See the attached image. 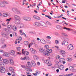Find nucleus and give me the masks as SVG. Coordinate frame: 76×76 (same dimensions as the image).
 <instances>
[{
	"mask_svg": "<svg viewBox=\"0 0 76 76\" xmlns=\"http://www.w3.org/2000/svg\"><path fill=\"white\" fill-rule=\"evenodd\" d=\"M63 40L62 42V45H68L69 44V42H68V41H69V38H67L64 37L63 38Z\"/></svg>",
	"mask_w": 76,
	"mask_h": 76,
	"instance_id": "obj_1",
	"label": "nucleus"
},
{
	"mask_svg": "<svg viewBox=\"0 0 76 76\" xmlns=\"http://www.w3.org/2000/svg\"><path fill=\"white\" fill-rule=\"evenodd\" d=\"M39 51L40 52V53H42V55L43 56H46V52H47V50H46V49H44L41 48L39 49Z\"/></svg>",
	"mask_w": 76,
	"mask_h": 76,
	"instance_id": "obj_2",
	"label": "nucleus"
},
{
	"mask_svg": "<svg viewBox=\"0 0 76 76\" xmlns=\"http://www.w3.org/2000/svg\"><path fill=\"white\" fill-rule=\"evenodd\" d=\"M46 56H48L50 55V53H51L53 52V50L51 49H46Z\"/></svg>",
	"mask_w": 76,
	"mask_h": 76,
	"instance_id": "obj_3",
	"label": "nucleus"
},
{
	"mask_svg": "<svg viewBox=\"0 0 76 76\" xmlns=\"http://www.w3.org/2000/svg\"><path fill=\"white\" fill-rule=\"evenodd\" d=\"M67 48L68 50H72L73 49V46L71 44H70L68 46Z\"/></svg>",
	"mask_w": 76,
	"mask_h": 76,
	"instance_id": "obj_4",
	"label": "nucleus"
},
{
	"mask_svg": "<svg viewBox=\"0 0 76 76\" xmlns=\"http://www.w3.org/2000/svg\"><path fill=\"white\" fill-rule=\"evenodd\" d=\"M10 29H12L14 31H16L17 30V28H16V26H12V25H10Z\"/></svg>",
	"mask_w": 76,
	"mask_h": 76,
	"instance_id": "obj_5",
	"label": "nucleus"
},
{
	"mask_svg": "<svg viewBox=\"0 0 76 76\" xmlns=\"http://www.w3.org/2000/svg\"><path fill=\"white\" fill-rule=\"evenodd\" d=\"M6 72V69L4 67H1L0 68V72L2 73H4Z\"/></svg>",
	"mask_w": 76,
	"mask_h": 76,
	"instance_id": "obj_6",
	"label": "nucleus"
},
{
	"mask_svg": "<svg viewBox=\"0 0 76 76\" xmlns=\"http://www.w3.org/2000/svg\"><path fill=\"white\" fill-rule=\"evenodd\" d=\"M23 19L26 21H30L31 20V18L29 17H24L23 18Z\"/></svg>",
	"mask_w": 76,
	"mask_h": 76,
	"instance_id": "obj_7",
	"label": "nucleus"
},
{
	"mask_svg": "<svg viewBox=\"0 0 76 76\" xmlns=\"http://www.w3.org/2000/svg\"><path fill=\"white\" fill-rule=\"evenodd\" d=\"M20 60H29V58L28 56H26L24 58H20Z\"/></svg>",
	"mask_w": 76,
	"mask_h": 76,
	"instance_id": "obj_8",
	"label": "nucleus"
},
{
	"mask_svg": "<svg viewBox=\"0 0 76 76\" xmlns=\"http://www.w3.org/2000/svg\"><path fill=\"white\" fill-rule=\"evenodd\" d=\"M44 61L45 63L47 64L48 66H51V65L50 64V61L49 60H45Z\"/></svg>",
	"mask_w": 76,
	"mask_h": 76,
	"instance_id": "obj_9",
	"label": "nucleus"
},
{
	"mask_svg": "<svg viewBox=\"0 0 76 76\" xmlns=\"http://www.w3.org/2000/svg\"><path fill=\"white\" fill-rule=\"evenodd\" d=\"M59 61L61 63H63L64 64L66 63V61H64V58H62L59 59Z\"/></svg>",
	"mask_w": 76,
	"mask_h": 76,
	"instance_id": "obj_10",
	"label": "nucleus"
},
{
	"mask_svg": "<svg viewBox=\"0 0 76 76\" xmlns=\"http://www.w3.org/2000/svg\"><path fill=\"white\" fill-rule=\"evenodd\" d=\"M31 66L34 67V66H35V65H36V64H35V62L34 61L32 60L31 61Z\"/></svg>",
	"mask_w": 76,
	"mask_h": 76,
	"instance_id": "obj_11",
	"label": "nucleus"
},
{
	"mask_svg": "<svg viewBox=\"0 0 76 76\" xmlns=\"http://www.w3.org/2000/svg\"><path fill=\"white\" fill-rule=\"evenodd\" d=\"M34 26H40V23L39 22H35L34 24Z\"/></svg>",
	"mask_w": 76,
	"mask_h": 76,
	"instance_id": "obj_12",
	"label": "nucleus"
},
{
	"mask_svg": "<svg viewBox=\"0 0 76 76\" xmlns=\"http://www.w3.org/2000/svg\"><path fill=\"white\" fill-rule=\"evenodd\" d=\"M31 52L32 53H33V54H35V53H37V52L36 51V50L33 49V48H31Z\"/></svg>",
	"mask_w": 76,
	"mask_h": 76,
	"instance_id": "obj_13",
	"label": "nucleus"
},
{
	"mask_svg": "<svg viewBox=\"0 0 76 76\" xmlns=\"http://www.w3.org/2000/svg\"><path fill=\"white\" fill-rule=\"evenodd\" d=\"M14 19L15 20H19L20 19V17L17 15H15L14 16Z\"/></svg>",
	"mask_w": 76,
	"mask_h": 76,
	"instance_id": "obj_14",
	"label": "nucleus"
},
{
	"mask_svg": "<svg viewBox=\"0 0 76 76\" xmlns=\"http://www.w3.org/2000/svg\"><path fill=\"white\" fill-rule=\"evenodd\" d=\"M2 36L4 37H6V38H8L9 36L7 34H6V33H4L2 34Z\"/></svg>",
	"mask_w": 76,
	"mask_h": 76,
	"instance_id": "obj_15",
	"label": "nucleus"
},
{
	"mask_svg": "<svg viewBox=\"0 0 76 76\" xmlns=\"http://www.w3.org/2000/svg\"><path fill=\"white\" fill-rule=\"evenodd\" d=\"M10 64H11V65H14V61L13 60V58L12 59H10Z\"/></svg>",
	"mask_w": 76,
	"mask_h": 76,
	"instance_id": "obj_16",
	"label": "nucleus"
},
{
	"mask_svg": "<svg viewBox=\"0 0 76 76\" xmlns=\"http://www.w3.org/2000/svg\"><path fill=\"white\" fill-rule=\"evenodd\" d=\"M33 18L37 20H40V18L37 15H34L33 16Z\"/></svg>",
	"mask_w": 76,
	"mask_h": 76,
	"instance_id": "obj_17",
	"label": "nucleus"
},
{
	"mask_svg": "<svg viewBox=\"0 0 76 76\" xmlns=\"http://www.w3.org/2000/svg\"><path fill=\"white\" fill-rule=\"evenodd\" d=\"M58 68L60 70H63L64 69V66L63 65H60L58 66Z\"/></svg>",
	"mask_w": 76,
	"mask_h": 76,
	"instance_id": "obj_18",
	"label": "nucleus"
},
{
	"mask_svg": "<svg viewBox=\"0 0 76 76\" xmlns=\"http://www.w3.org/2000/svg\"><path fill=\"white\" fill-rule=\"evenodd\" d=\"M6 65L5 63L3 62H1L0 63V66L1 67H4Z\"/></svg>",
	"mask_w": 76,
	"mask_h": 76,
	"instance_id": "obj_19",
	"label": "nucleus"
},
{
	"mask_svg": "<svg viewBox=\"0 0 76 76\" xmlns=\"http://www.w3.org/2000/svg\"><path fill=\"white\" fill-rule=\"evenodd\" d=\"M3 62L5 64H7V63H8V62H9V61H8V60H7V59H3Z\"/></svg>",
	"mask_w": 76,
	"mask_h": 76,
	"instance_id": "obj_20",
	"label": "nucleus"
},
{
	"mask_svg": "<svg viewBox=\"0 0 76 76\" xmlns=\"http://www.w3.org/2000/svg\"><path fill=\"white\" fill-rule=\"evenodd\" d=\"M15 24L18 25L20 23V20H15Z\"/></svg>",
	"mask_w": 76,
	"mask_h": 76,
	"instance_id": "obj_21",
	"label": "nucleus"
},
{
	"mask_svg": "<svg viewBox=\"0 0 76 76\" xmlns=\"http://www.w3.org/2000/svg\"><path fill=\"white\" fill-rule=\"evenodd\" d=\"M61 52V54L62 56H63L65 54H66V52L64 51L61 50L60 51Z\"/></svg>",
	"mask_w": 76,
	"mask_h": 76,
	"instance_id": "obj_22",
	"label": "nucleus"
},
{
	"mask_svg": "<svg viewBox=\"0 0 76 76\" xmlns=\"http://www.w3.org/2000/svg\"><path fill=\"white\" fill-rule=\"evenodd\" d=\"M56 28L57 29H60V30H62V29H63V27L60 26H57Z\"/></svg>",
	"mask_w": 76,
	"mask_h": 76,
	"instance_id": "obj_23",
	"label": "nucleus"
},
{
	"mask_svg": "<svg viewBox=\"0 0 76 76\" xmlns=\"http://www.w3.org/2000/svg\"><path fill=\"white\" fill-rule=\"evenodd\" d=\"M25 70L26 71H28V72H32V69H31L29 68H25Z\"/></svg>",
	"mask_w": 76,
	"mask_h": 76,
	"instance_id": "obj_24",
	"label": "nucleus"
},
{
	"mask_svg": "<svg viewBox=\"0 0 76 76\" xmlns=\"http://www.w3.org/2000/svg\"><path fill=\"white\" fill-rule=\"evenodd\" d=\"M12 10L13 12L14 13H16V12L18 10V9H17V8H13L12 9Z\"/></svg>",
	"mask_w": 76,
	"mask_h": 76,
	"instance_id": "obj_25",
	"label": "nucleus"
},
{
	"mask_svg": "<svg viewBox=\"0 0 76 76\" xmlns=\"http://www.w3.org/2000/svg\"><path fill=\"white\" fill-rule=\"evenodd\" d=\"M46 25V24H45V23L44 22H41L40 23V25H41V26H45Z\"/></svg>",
	"mask_w": 76,
	"mask_h": 76,
	"instance_id": "obj_26",
	"label": "nucleus"
},
{
	"mask_svg": "<svg viewBox=\"0 0 76 76\" xmlns=\"http://www.w3.org/2000/svg\"><path fill=\"white\" fill-rule=\"evenodd\" d=\"M4 56L5 57H9L10 54L8 53H5L4 54Z\"/></svg>",
	"mask_w": 76,
	"mask_h": 76,
	"instance_id": "obj_27",
	"label": "nucleus"
},
{
	"mask_svg": "<svg viewBox=\"0 0 76 76\" xmlns=\"http://www.w3.org/2000/svg\"><path fill=\"white\" fill-rule=\"evenodd\" d=\"M40 41L42 44H45V41L43 39H40Z\"/></svg>",
	"mask_w": 76,
	"mask_h": 76,
	"instance_id": "obj_28",
	"label": "nucleus"
},
{
	"mask_svg": "<svg viewBox=\"0 0 76 76\" xmlns=\"http://www.w3.org/2000/svg\"><path fill=\"white\" fill-rule=\"evenodd\" d=\"M8 16H9V15L8 14L6 13H4L3 14V16H4V17H7Z\"/></svg>",
	"mask_w": 76,
	"mask_h": 76,
	"instance_id": "obj_29",
	"label": "nucleus"
},
{
	"mask_svg": "<svg viewBox=\"0 0 76 76\" xmlns=\"http://www.w3.org/2000/svg\"><path fill=\"white\" fill-rule=\"evenodd\" d=\"M30 63V62H28L27 64V66L28 67H31V64H30L29 63Z\"/></svg>",
	"mask_w": 76,
	"mask_h": 76,
	"instance_id": "obj_30",
	"label": "nucleus"
},
{
	"mask_svg": "<svg viewBox=\"0 0 76 76\" xmlns=\"http://www.w3.org/2000/svg\"><path fill=\"white\" fill-rule=\"evenodd\" d=\"M10 54L11 55H15V52L14 51V50H12L10 53Z\"/></svg>",
	"mask_w": 76,
	"mask_h": 76,
	"instance_id": "obj_31",
	"label": "nucleus"
},
{
	"mask_svg": "<svg viewBox=\"0 0 76 76\" xmlns=\"http://www.w3.org/2000/svg\"><path fill=\"white\" fill-rule=\"evenodd\" d=\"M16 13L18 15H20L21 14V12L19 10H17Z\"/></svg>",
	"mask_w": 76,
	"mask_h": 76,
	"instance_id": "obj_32",
	"label": "nucleus"
},
{
	"mask_svg": "<svg viewBox=\"0 0 76 76\" xmlns=\"http://www.w3.org/2000/svg\"><path fill=\"white\" fill-rule=\"evenodd\" d=\"M23 54H24V55H29V52L28 51H25L23 52Z\"/></svg>",
	"mask_w": 76,
	"mask_h": 76,
	"instance_id": "obj_33",
	"label": "nucleus"
},
{
	"mask_svg": "<svg viewBox=\"0 0 76 76\" xmlns=\"http://www.w3.org/2000/svg\"><path fill=\"white\" fill-rule=\"evenodd\" d=\"M63 28L64 29H66V30H67V31H70V28H67L66 27H63Z\"/></svg>",
	"mask_w": 76,
	"mask_h": 76,
	"instance_id": "obj_34",
	"label": "nucleus"
},
{
	"mask_svg": "<svg viewBox=\"0 0 76 76\" xmlns=\"http://www.w3.org/2000/svg\"><path fill=\"white\" fill-rule=\"evenodd\" d=\"M61 34L62 36H64V37H66L67 35L66 33L63 32L61 33Z\"/></svg>",
	"mask_w": 76,
	"mask_h": 76,
	"instance_id": "obj_35",
	"label": "nucleus"
},
{
	"mask_svg": "<svg viewBox=\"0 0 76 76\" xmlns=\"http://www.w3.org/2000/svg\"><path fill=\"white\" fill-rule=\"evenodd\" d=\"M24 44L26 45H28L29 44V42L28 41H25L24 42Z\"/></svg>",
	"mask_w": 76,
	"mask_h": 76,
	"instance_id": "obj_36",
	"label": "nucleus"
},
{
	"mask_svg": "<svg viewBox=\"0 0 76 76\" xmlns=\"http://www.w3.org/2000/svg\"><path fill=\"white\" fill-rule=\"evenodd\" d=\"M67 60L68 61H72L73 60V59L71 58H68L67 59Z\"/></svg>",
	"mask_w": 76,
	"mask_h": 76,
	"instance_id": "obj_37",
	"label": "nucleus"
},
{
	"mask_svg": "<svg viewBox=\"0 0 76 76\" xmlns=\"http://www.w3.org/2000/svg\"><path fill=\"white\" fill-rule=\"evenodd\" d=\"M29 33H30V34H33V35H36V32L35 31H30L29 32Z\"/></svg>",
	"mask_w": 76,
	"mask_h": 76,
	"instance_id": "obj_38",
	"label": "nucleus"
},
{
	"mask_svg": "<svg viewBox=\"0 0 76 76\" xmlns=\"http://www.w3.org/2000/svg\"><path fill=\"white\" fill-rule=\"evenodd\" d=\"M23 30H20V34L21 35H23V34H25V33H23L22 32Z\"/></svg>",
	"mask_w": 76,
	"mask_h": 76,
	"instance_id": "obj_39",
	"label": "nucleus"
},
{
	"mask_svg": "<svg viewBox=\"0 0 76 76\" xmlns=\"http://www.w3.org/2000/svg\"><path fill=\"white\" fill-rule=\"evenodd\" d=\"M73 75V74L72 73L71 74H67L66 75H65L64 76H71Z\"/></svg>",
	"mask_w": 76,
	"mask_h": 76,
	"instance_id": "obj_40",
	"label": "nucleus"
},
{
	"mask_svg": "<svg viewBox=\"0 0 76 76\" xmlns=\"http://www.w3.org/2000/svg\"><path fill=\"white\" fill-rule=\"evenodd\" d=\"M12 76H16L15 73L13 71L12 72Z\"/></svg>",
	"mask_w": 76,
	"mask_h": 76,
	"instance_id": "obj_41",
	"label": "nucleus"
},
{
	"mask_svg": "<svg viewBox=\"0 0 76 76\" xmlns=\"http://www.w3.org/2000/svg\"><path fill=\"white\" fill-rule=\"evenodd\" d=\"M24 26V25L23 23H21L20 24V28H23Z\"/></svg>",
	"mask_w": 76,
	"mask_h": 76,
	"instance_id": "obj_42",
	"label": "nucleus"
},
{
	"mask_svg": "<svg viewBox=\"0 0 76 76\" xmlns=\"http://www.w3.org/2000/svg\"><path fill=\"white\" fill-rule=\"evenodd\" d=\"M34 57L37 60H38V59H39V58H38V56H37L36 55L34 56Z\"/></svg>",
	"mask_w": 76,
	"mask_h": 76,
	"instance_id": "obj_43",
	"label": "nucleus"
},
{
	"mask_svg": "<svg viewBox=\"0 0 76 76\" xmlns=\"http://www.w3.org/2000/svg\"><path fill=\"white\" fill-rule=\"evenodd\" d=\"M36 72L37 75H39L40 74L41 72L39 71H36Z\"/></svg>",
	"mask_w": 76,
	"mask_h": 76,
	"instance_id": "obj_44",
	"label": "nucleus"
},
{
	"mask_svg": "<svg viewBox=\"0 0 76 76\" xmlns=\"http://www.w3.org/2000/svg\"><path fill=\"white\" fill-rule=\"evenodd\" d=\"M31 43L33 45V44H35V40H32L31 42Z\"/></svg>",
	"mask_w": 76,
	"mask_h": 76,
	"instance_id": "obj_45",
	"label": "nucleus"
},
{
	"mask_svg": "<svg viewBox=\"0 0 76 76\" xmlns=\"http://www.w3.org/2000/svg\"><path fill=\"white\" fill-rule=\"evenodd\" d=\"M45 47L46 49H48L49 48V46L48 45H46L45 46Z\"/></svg>",
	"mask_w": 76,
	"mask_h": 76,
	"instance_id": "obj_46",
	"label": "nucleus"
},
{
	"mask_svg": "<svg viewBox=\"0 0 76 76\" xmlns=\"http://www.w3.org/2000/svg\"><path fill=\"white\" fill-rule=\"evenodd\" d=\"M16 49L18 51H20V48L19 47L17 48Z\"/></svg>",
	"mask_w": 76,
	"mask_h": 76,
	"instance_id": "obj_47",
	"label": "nucleus"
},
{
	"mask_svg": "<svg viewBox=\"0 0 76 76\" xmlns=\"http://www.w3.org/2000/svg\"><path fill=\"white\" fill-rule=\"evenodd\" d=\"M46 23L48 25H51V24L50 23V22L48 21H47Z\"/></svg>",
	"mask_w": 76,
	"mask_h": 76,
	"instance_id": "obj_48",
	"label": "nucleus"
},
{
	"mask_svg": "<svg viewBox=\"0 0 76 76\" xmlns=\"http://www.w3.org/2000/svg\"><path fill=\"white\" fill-rule=\"evenodd\" d=\"M10 71H11V72H13L14 69L13 68H12V67H11L10 68Z\"/></svg>",
	"mask_w": 76,
	"mask_h": 76,
	"instance_id": "obj_49",
	"label": "nucleus"
},
{
	"mask_svg": "<svg viewBox=\"0 0 76 76\" xmlns=\"http://www.w3.org/2000/svg\"><path fill=\"white\" fill-rule=\"evenodd\" d=\"M6 44H5L2 46V48H6Z\"/></svg>",
	"mask_w": 76,
	"mask_h": 76,
	"instance_id": "obj_50",
	"label": "nucleus"
},
{
	"mask_svg": "<svg viewBox=\"0 0 76 76\" xmlns=\"http://www.w3.org/2000/svg\"><path fill=\"white\" fill-rule=\"evenodd\" d=\"M58 42L59 41H58V40H55L56 44H58V43H59Z\"/></svg>",
	"mask_w": 76,
	"mask_h": 76,
	"instance_id": "obj_51",
	"label": "nucleus"
},
{
	"mask_svg": "<svg viewBox=\"0 0 76 76\" xmlns=\"http://www.w3.org/2000/svg\"><path fill=\"white\" fill-rule=\"evenodd\" d=\"M4 39L3 38H2L1 39V42H4Z\"/></svg>",
	"mask_w": 76,
	"mask_h": 76,
	"instance_id": "obj_52",
	"label": "nucleus"
},
{
	"mask_svg": "<svg viewBox=\"0 0 76 76\" xmlns=\"http://www.w3.org/2000/svg\"><path fill=\"white\" fill-rule=\"evenodd\" d=\"M1 6L2 7H4L5 6L4 4H1Z\"/></svg>",
	"mask_w": 76,
	"mask_h": 76,
	"instance_id": "obj_53",
	"label": "nucleus"
},
{
	"mask_svg": "<svg viewBox=\"0 0 76 76\" xmlns=\"http://www.w3.org/2000/svg\"><path fill=\"white\" fill-rule=\"evenodd\" d=\"M32 45H33L31 43H30L28 45V48H30V47H31L32 46Z\"/></svg>",
	"mask_w": 76,
	"mask_h": 76,
	"instance_id": "obj_54",
	"label": "nucleus"
},
{
	"mask_svg": "<svg viewBox=\"0 0 76 76\" xmlns=\"http://www.w3.org/2000/svg\"><path fill=\"white\" fill-rule=\"evenodd\" d=\"M7 28L8 29V31H9V29H10V26L8 25L7 26Z\"/></svg>",
	"mask_w": 76,
	"mask_h": 76,
	"instance_id": "obj_55",
	"label": "nucleus"
},
{
	"mask_svg": "<svg viewBox=\"0 0 76 76\" xmlns=\"http://www.w3.org/2000/svg\"><path fill=\"white\" fill-rule=\"evenodd\" d=\"M59 58H60V56L58 55H57L56 57V59H59Z\"/></svg>",
	"mask_w": 76,
	"mask_h": 76,
	"instance_id": "obj_56",
	"label": "nucleus"
},
{
	"mask_svg": "<svg viewBox=\"0 0 76 76\" xmlns=\"http://www.w3.org/2000/svg\"><path fill=\"white\" fill-rule=\"evenodd\" d=\"M64 1H62V3H66V0H64Z\"/></svg>",
	"mask_w": 76,
	"mask_h": 76,
	"instance_id": "obj_57",
	"label": "nucleus"
},
{
	"mask_svg": "<svg viewBox=\"0 0 76 76\" xmlns=\"http://www.w3.org/2000/svg\"><path fill=\"white\" fill-rule=\"evenodd\" d=\"M62 23H64V24H65V25H68V24L66 23V22H65V21H63L62 22Z\"/></svg>",
	"mask_w": 76,
	"mask_h": 76,
	"instance_id": "obj_58",
	"label": "nucleus"
},
{
	"mask_svg": "<svg viewBox=\"0 0 76 76\" xmlns=\"http://www.w3.org/2000/svg\"><path fill=\"white\" fill-rule=\"evenodd\" d=\"M22 39L21 37H20L18 38V40H20V41H21Z\"/></svg>",
	"mask_w": 76,
	"mask_h": 76,
	"instance_id": "obj_59",
	"label": "nucleus"
},
{
	"mask_svg": "<svg viewBox=\"0 0 76 76\" xmlns=\"http://www.w3.org/2000/svg\"><path fill=\"white\" fill-rule=\"evenodd\" d=\"M21 66L23 68H25V66L24 65H21Z\"/></svg>",
	"mask_w": 76,
	"mask_h": 76,
	"instance_id": "obj_60",
	"label": "nucleus"
},
{
	"mask_svg": "<svg viewBox=\"0 0 76 76\" xmlns=\"http://www.w3.org/2000/svg\"><path fill=\"white\" fill-rule=\"evenodd\" d=\"M3 60V58H2V57L0 56V61H2Z\"/></svg>",
	"mask_w": 76,
	"mask_h": 76,
	"instance_id": "obj_61",
	"label": "nucleus"
},
{
	"mask_svg": "<svg viewBox=\"0 0 76 76\" xmlns=\"http://www.w3.org/2000/svg\"><path fill=\"white\" fill-rule=\"evenodd\" d=\"M14 34L15 37H16V36H17V33H16L15 32L14 33Z\"/></svg>",
	"mask_w": 76,
	"mask_h": 76,
	"instance_id": "obj_62",
	"label": "nucleus"
},
{
	"mask_svg": "<svg viewBox=\"0 0 76 76\" xmlns=\"http://www.w3.org/2000/svg\"><path fill=\"white\" fill-rule=\"evenodd\" d=\"M26 73L27 75H30V74H31V73H30V72H26Z\"/></svg>",
	"mask_w": 76,
	"mask_h": 76,
	"instance_id": "obj_63",
	"label": "nucleus"
},
{
	"mask_svg": "<svg viewBox=\"0 0 76 76\" xmlns=\"http://www.w3.org/2000/svg\"><path fill=\"white\" fill-rule=\"evenodd\" d=\"M48 18H49V19H51V18H52L51 16H48Z\"/></svg>",
	"mask_w": 76,
	"mask_h": 76,
	"instance_id": "obj_64",
	"label": "nucleus"
}]
</instances>
